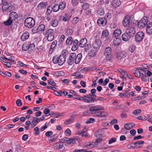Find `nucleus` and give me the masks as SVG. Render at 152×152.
Returning a JSON list of instances; mask_svg holds the SVG:
<instances>
[{"label":"nucleus","instance_id":"obj_1","mask_svg":"<svg viewBox=\"0 0 152 152\" xmlns=\"http://www.w3.org/2000/svg\"><path fill=\"white\" fill-rule=\"evenodd\" d=\"M134 16H126L123 20V24L125 27H127L126 31L134 36L136 33V22H134Z\"/></svg>","mask_w":152,"mask_h":152},{"label":"nucleus","instance_id":"obj_2","mask_svg":"<svg viewBox=\"0 0 152 152\" xmlns=\"http://www.w3.org/2000/svg\"><path fill=\"white\" fill-rule=\"evenodd\" d=\"M24 24L25 26L28 28H31L35 25V22L33 18L30 17L25 20Z\"/></svg>","mask_w":152,"mask_h":152},{"label":"nucleus","instance_id":"obj_3","mask_svg":"<svg viewBox=\"0 0 152 152\" xmlns=\"http://www.w3.org/2000/svg\"><path fill=\"white\" fill-rule=\"evenodd\" d=\"M45 34L47 35V40L48 41H52L54 38V30L52 29H49L46 31Z\"/></svg>","mask_w":152,"mask_h":152},{"label":"nucleus","instance_id":"obj_4","mask_svg":"<svg viewBox=\"0 0 152 152\" xmlns=\"http://www.w3.org/2000/svg\"><path fill=\"white\" fill-rule=\"evenodd\" d=\"M144 37V33L142 31H139L137 33L135 36L134 39L137 42L141 41Z\"/></svg>","mask_w":152,"mask_h":152},{"label":"nucleus","instance_id":"obj_5","mask_svg":"<svg viewBox=\"0 0 152 152\" xmlns=\"http://www.w3.org/2000/svg\"><path fill=\"white\" fill-rule=\"evenodd\" d=\"M53 147L55 149L60 150L61 151H63L64 149L63 144L59 142L54 144L53 145Z\"/></svg>","mask_w":152,"mask_h":152},{"label":"nucleus","instance_id":"obj_6","mask_svg":"<svg viewBox=\"0 0 152 152\" xmlns=\"http://www.w3.org/2000/svg\"><path fill=\"white\" fill-rule=\"evenodd\" d=\"M109 32L107 30H105L102 31L101 38L104 40L105 41L108 42L110 41V39L108 37Z\"/></svg>","mask_w":152,"mask_h":152},{"label":"nucleus","instance_id":"obj_7","mask_svg":"<svg viewBox=\"0 0 152 152\" xmlns=\"http://www.w3.org/2000/svg\"><path fill=\"white\" fill-rule=\"evenodd\" d=\"M66 52H64L59 56V58H58L59 60V61H58L59 65H62L64 64L66 60Z\"/></svg>","mask_w":152,"mask_h":152},{"label":"nucleus","instance_id":"obj_8","mask_svg":"<svg viewBox=\"0 0 152 152\" xmlns=\"http://www.w3.org/2000/svg\"><path fill=\"white\" fill-rule=\"evenodd\" d=\"M76 54L74 53H71L69 59L67 61L68 64L69 65H72L74 63L75 60Z\"/></svg>","mask_w":152,"mask_h":152},{"label":"nucleus","instance_id":"obj_9","mask_svg":"<svg viewBox=\"0 0 152 152\" xmlns=\"http://www.w3.org/2000/svg\"><path fill=\"white\" fill-rule=\"evenodd\" d=\"M101 42L100 40L97 39L92 44V47L94 49H97L98 50L101 46Z\"/></svg>","mask_w":152,"mask_h":152},{"label":"nucleus","instance_id":"obj_10","mask_svg":"<svg viewBox=\"0 0 152 152\" xmlns=\"http://www.w3.org/2000/svg\"><path fill=\"white\" fill-rule=\"evenodd\" d=\"M132 36L126 31L122 35V40L124 41H127L130 39Z\"/></svg>","mask_w":152,"mask_h":152},{"label":"nucleus","instance_id":"obj_11","mask_svg":"<svg viewBox=\"0 0 152 152\" xmlns=\"http://www.w3.org/2000/svg\"><path fill=\"white\" fill-rule=\"evenodd\" d=\"M104 109L103 107L100 105L93 106L91 107L89 109V111L91 112L95 111L98 110H103Z\"/></svg>","mask_w":152,"mask_h":152},{"label":"nucleus","instance_id":"obj_12","mask_svg":"<svg viewBox=\"0 0 152 152\" xmlns=\"http://www.w3.org/2000/svg\"><path fill=\"white\" fill-rule=\"evenodd\" d=\"M101 141V139L100 138L97 139L96 140V143H95V142H92V143L91 144V142H88L87 144H86V145L87 146H88V147L87 148H92L94 147V146H96L98 142H100Z\"/></svg>","mask_w":152,"mask_h":152},{"label":"nucleus","instance_id":"obj_13","mask_svg":"<svg viewBox=\"0 0 152 152\" xmlns=\"http://www.w3.org/2000/svg\"><path fill=\"white\" fill-rule=\"evenodd\" d=\"M79 42L77 39L73 40L72 42L73 46L72 48V50L73 51L76 50L78 48L79 46Z\"/></svg>","mask_w":152,"mask_h":152},{"label":"nucleus","instance_id":"obj_14","mask_svg":"<svg viewBox=\"0 0 152 152\" xmlns=\"http://www.w3.org/2000/svg\"><path fill=\"white\" fill-rule=\"evenodd\" d=\"M85 97L86 98V99H85V100L86 101V103H93L94 102H96L97 101V99L93 97H89L87 96H85Z\"/></svg>","mask_w":152,"mask_h":152},{"label":"nucleus","instance_id":"obj_15","mask_svg":"<svg viewBox=\"0 0 152 152\" xmlns=\"http://www.w3.org/2000/svg\"><path fill=\"white\" fill-rule=\"evenodd\" d=\"M97 23L99 26H105L106 25L107 21L104 18H100L98 20Z\"/></svg>","mask_w":152,"mask_h":152},{"label":"nucleus","instance_id":"obj_16","mask_svg":"<svg viewBox=\"0 0 152 152\" xmlns=\"http://www.w3.org/2000/svg\"><path fill=\"white\" fill-rule=\"evenodd\" d=\"M144 141H137L136 142L132 143V145L134 146V148H138L142 146L141 145L143 144Z\"/></svg>","mask_w":152,"mask_h":152},{"label":"nucleus","instance_id":"obj_17","mask_svg":"<svg viewBox=\"0 0 152 152\" xmlns=\"http://www.w3.org/2000/svg\"><path fill=\"white\" fill-rule=\"evenodd\" d=\"M17 13L15 12H12L9 14V18L13 20H15L18 18Z\"/></svg>","mask_w":152,"mask_h":152},{"label":"nucleus","instance_id":"obj_18","mask_svg":"<svg viewBox=\"0 0 152 152\" xmlns=\"http://www.w3.org/2000/svg\"><path fill=\"white\" fill-rule=\"evenodd\" d=\"M125 52L123 51H119L115 53V56L116 58L119 59H121L124 56Z\"/></svg>","mask_w":152,"mask_h":152},{"label":"nucleus","instance_id":"obj_19","mask_svg":"<svg viewBox=\"0 0 152 152\" xmlns=\"http://www.w3.org/2000/svg\"><path fill=\"white\" fill-rule=\"evenodd\" d=\"M146 32L149 34L152 33V22L149 23L147 25L146 28Z\"/></svg>","mask_w":152,"mask_h":152},{"label":"nucleus","instance_id":"obj_20","mask_svg":"<svg viewBox=\"0 0 152 152\" xmlns=\"http://www.w3.org/2000/svg\"><path fill=\"white\" fill-rule=\"evenodd\" d=\"M87 43V40L86 38H82L79 42V45L81 48H84L86 44Z\"/></svg>","mask_w":152,"mask_h":152},{"label":"nucleus","instance_id":"obj_21","mask_svg":"<svg viewBox=\"0 0 152 152\" xmlns=\"http://www.w3.org/2000/svg\"><path fill=\"white\" fill-rule=\"evenodd\" d=\"M135 124L132 123H126L124 125V128L127 130H130L133 127H134Z\"/></svg>","mask_w":152,"mask_h":152},{"label":"nucleus","instance_id":"obj_22","mask_svg":"<svg viewBox=\"0 0 152 152\" xmlns=\"http://www.w3.org/2000/svg\"><path fill=\"white\" fill-rule=\"evenodd\" d=\"M82 57V55L81 53L78 54L77 56L76 55L75 60V63L76 64H78L81 60Z\"/></svg>","mask_w":152,"mask_h":152},{"label":"nucleus","instance_id":"obj_23","mask_svg":"<svg viewBox=\"0 0 152 152\" xmlns=\"http://www.w3.org/2000/svg\"><path fill=\"white\" fill-rule=\"evenodd\" d=\"M58 21L56 19L55 16H53L51 21V25L53 27H56L58 24Z\"/></svg>","mask_w":152,"mask_h":152},{"label":"nucleus","instance_id":"obj_24","mask_svg":"<svg viewBox=\"0 0 152 152\" xmlns=\"http://www.w3.org/2000/svg\"><path fill=\"white\" fill-rule=\"evenodd\" d=\"M122 31L119 29H115L113 32V37L117 38L121 34Z\"/></svg>","mask_w":152,"mask_h":152},{"label":"nucleus","instance_id":"obj_25","mask_svg":"<svg viewBox=\"0 0 152 152\" xmlns=\"http://www.w3.org/2000/svg\"><path fill=\"white\" fill-rule=\"evenodd\" d=\"M59 18L60 19L63 18V20L64 22H66L70 19V17L69 16V14L68 13H65L63 16H60Z\"/></svg>","mask_w":152,"mask_h":152},{"label":"nucleus","instance_id":"obj_26","mask_svg":"<svg viewBox=\"0 0 152 152\" xmlns=\"http://www.w3.org/2000/svg\"><path fill=\"white\" fill-rule=\"evenodd\" d=\"M29 37V33L28 32L24 33L21 37V39L22 41H24L27 39Z\"/></svg>","mask_w":152,"mask_h":152},{"label":"nucleus","instance_id":"obj_27","mask_svg":"<svg viewBox=\"0 0 152 152\" xmlns=\"http://www.w3.org/2000/svg\"><path fill=\"white\" fill-rule=\"evenodd\" d=\"M45 3L43 2H41L39 4L37 7L38 10H41L42 9H45Z\"/></svg>","mask_w":152,"mask_h":152},{"label":"nucleus","instance_id":"obj_28","mask_svg":"<svg viewBox=\"0 0 152 152\" xmlns=\"http://www.w3.org/2000/svg\"><path fill=\"white\" fill-rule=\"evenodd\" d=\"M77 140V138H68L66 143L69 144H74L75 143V140Z\"/></svg>","mask_w":152,"mask_h":152},{"label":"nucleus","instance_id":"obj_29","mask_svg":"<svg viewBox=\"0 0 152 152\" xmlns=\"http://www.w3.org/2000/svg\"><path fill=\"white\" fill-rule=\"evenodd\" d=\"M106 114V113L104 112L100 111L97 112V116L100 117H104V119H105L106 118L105 117V115Z\"/></svg>","mask_w":152,"mask_h":152},{"label":"nucleus","instance_id":"obj_30","mask_svg":"<svg viewBox=\"0 0 152 152\" xmlns=\"http://www.w3.org/2000/svg\"><path fill=\"white\" fill-rule=\"evenodd\" d=\"M144 72H145V71ZM141 74L142 75L141 76L142 80L144 82L147 81V80L148 79V77L146 75L145 72L143 73H141Z\"/></svg>","mask_w":152,"mask_h":152},{"label":"nucleus","instance_id":"obj_31","mask_svg":"<svg viewBox=\"0 0 152 152\" xmlns=\"http://www.w3.org/2000/svg\"><path fill=\"white\" fill-rule=\"evenodd\" d=\"M9 6V4L7 2H4L2 5V10L3 11H6L7 10V8Z\"/></svg>","mask_w":152,"mask_h":152},{"label":"nucleus","instance_id":"obj_32","mask_svg":"<svg viewBox=\"0 0 152 152\" xmlns=\"http://www.w3.org/2000/svg\"><path fill=\"white\" fill-rule=\"evenodd\" d=\"M111 49L110 47H107L104 51V55H107V54H111Z\"/></svg>","mask_w":152,"mask_h":152},{"label":"nucleus","instance_id":"obj_33","mask_svg":"<svg viewBox=\"0 0 152 152\" xmlns=\"http://www.w3.org/2000/svg\"><path fill=\"white\" fill-rule=\"evenodd\" d=\"M73 41L72 37H68L66 41V44L68 45H71Z\"/></svg>","mask_w":152,"mask_h":152},{"label":"nucleus","instance_id":"obj_34","mask_svg":"<svg viewBox=\"0 0 152 152\" xmlns=\"http://www.w3.org/2000/svg\"><path fill=\"white\" fill-rule=\"evenodd\" d=\"M121 42V39L118 38H116L113 41L114 45L115 46H117L120 44Z\"/></svg>","mask_w":152,"mask_h":152},{"label":"nucleus","instance_id":"obj_35","mask_svg":"<svg viewBox=\"0 0 152 152\" xmlns=\"http://www.w3.org/2000/svg\"><path fill=\"white\" fill-rule=\"evenodd\" d=\"M80 72H76L72 74V76H74L77 78L80 79L83 77V75H80Z\"/></svg>","mask_w":152,"mask_h":152},{"label":"nucleus","instance_id":"obj_36","mask_svg":"<svg viewBox=\"0 0 152 152\" xmlns=\"http://www.w3.org/2000/svg\"><path fill=\"white\" fill-rule=\"evenodd\" d=\"M133 73L136 77H140L141 73L138 70L135 69L133 71Z\"/></svg>","mask_w":152,"mask_h":152},{"label":"nucleus","instance_id":"obj_37","mask_svg":"<svg viewBox=\"0 0 152 152\" xmlns=\"http://www.w3.org/2000/svg\"><path fill=\"white\" fill-rule=\"evenodd\" d=\"M96 50H91L89 53V56L91 57L95 56L96 54Z\"/></svg>","mask_w":152,"mask_h":152},{"label":"nucleus","instance_id":"obj_38","mask_svg":"<svg viewBox=\"0 0 152 152\" xmlns=\"http://www.w3.org/2000/svg\"><path fill=\"white\" fill-rule=\"evenodd\" d=\"M34 132L33 133V134L35 135H38L39 134L40 131L39 130V128L38 127H36L34 128Z\"/></svg>","mask_w":152,"mask_h":152},{"label":"nucleus","instance_id":"obj_39","mask_svg":"<svg viewBox=\"0 0 152 152\" xmlns=\"http://www.w3.org/2000/svg\"><path fill=\"white\" fill-rule=\"evenodd\" d=\"M13 20L9 18L8 20L6 22H4V23L5 25L6 26L11 25L12 23Z\"/></svg>","mask_w":152,"mask_h":152},{"label":"nucleus","instance_id":"obj_40","mask_svg":"<svg viewBox=\"0 0 152 152\" xmlns=\"http://www.w3.org/2000/svg\"><path fill=\"white\" fill-rule=\"evenodd\" d=\"M28 44L25 43H24L22 46V49L23 51H26L27 50H28Z\"/></svg>","mask_w":152,"mask_h":152},{"label":"nucleus","instance_id":"obj_41","mask_svg":"<svg viewBox=\"0 0 152 152\" xmlns=\"http://www.w3.org/2000/svg\"><path fill=\"white\" fill-rule=\"evenodd\" d=\"M66 3L64 2H61L60 3L59 5H58L59 9L61 10H63L65 7Z\"/></svg>","mask_w":152,"mask_h":152},{"label":"nucleus","instance_id":"obj_42","mask_svg":"<svg viewBox=\"0 0 152 152\" xmlns=\"http://www.w3.org/2000/svg\"><path fill=\"white\" fill-rule=\"evenodd\" d=\"M142 20H140L139 22H137V21H136L137 22V23H138V27L140 28H142L145 26V24H144L142 22Z\"/></svg>","mask_w":152,"mask_h":152},{"label":"nucleus","instance_id":"obj_43","mask_svg":"<svg viewBox=\"0 0 152 152\" xmlns=\"http://www.w3.org/2000/svg\"><path fill=\"white\" fill-rule=\"evenodd\" d=\"M33 119L32 121V122H33L36 125H37L38 122H40L39 118L34 117H33Z\"/></svg>","mask_w":152,"mask_h":152},{"label":"nucleus","instance_id":"obj_44","mask_svg":"<svg viewBox=\"0 0 152 152\" xmlns=\"http://www.w3.org/2000/svg\"><path fill=\"white\" fill-rule=\"evenodd\" d=\"M97 13L100 15H102L104 14V11L103 9L102 8H100L97 10Z\"/></svg>","mask_w":152,"mask_h":152},{"label":"nucleus","instance_id":"obj_45","mask_svg":"<svg viewBox=\"0 0 152 152\" xmlns=\"http://www.w3.org/2000/svg\"><path fill=\"white\" fill-rule=\"evenodd\" d=\"M28 51L31 52L34 48L35 45L34 43H32L31 44H28Z\"/></svg>","mask_w":152,"mask_h":152},{"label":"nucleus","instance_id":"obj_46","mask_svg":"<svg viewBox=\"0 0 152 152\" xmlns=\"http://www.w3.org/2000/svg\"><path fill=\"white\" fill-rule=\"evenodd\" d=\"M113 3L115 7H119L121 4V2L120 0H114Z\"/></svg>","mask_w":152,"mask_h":152},{"label":"nucleus","instance_id":"obj_47","mask_svg":"<svg viewBox=\"0 0 152 152\" xmlns=\"http://www.w3.org/2000/svg\"><path fill=\"white\" fill-rule=\"evenodd\" d=\"M37 28L39 31H44L45 28V25L43 24H41Z\"/></svg>","mask_w":152,"mask_h":152},{"label":"nucleus","instance_id":"obj_48","mask_svg":"<svg viewBox=\"0 0 152 152\" xmlns=\"http://www.w3.org/2000/svg\"><path fill=\"white\" fill-rule=\"evenodd\" d=\"M73 122V119L72 118H70L64 122V124L66 125H69Z\"/></svg>","mask_w":152,"mask_h":152},{"label":"nucleus","instance_id":"obj_49","mask_svg":"<svg viewBox=\"0 0 152 152\" xmlns=\"http://www.w3.org/2000/svg\"><path fill=\"white\" fill-rule=\"evenodd\" d=\"M53 11L54 12H57L58 11L59 8L58 5L57 4H55L52 8Z\"/></svg>","mask_w":152,"mask_h":152},{"label":"nucleus","instance_id":"obj_50","mask_svg":"<svg viewBox=\"0 0 152 152\" xmlns=\"http://www.w3.org/2000/svg\"><path fill=\"white\" fill-rule=\"evenodd\" d=\"M48 84L50 85L53 86H56V83L53 79H50L48 80Z\"/></svg>","mask_w":152,"mask_h":152},{"label":"nucleus","instance_id":"obj_51","mask_svg":"<svg viewBox=\"0 0 152 152\" xmlns=\"http://www.w3.org/2000/svg\"><path fill=\"white\" fill-rule=\"evenodd\" d=\"M136 47L135 45H132L129 48V50L131 52H133L135 50Z\"/></svg>","mask_w":152,"mask_h":152},{"label":"nucleus","instance_id":"obj_52","mask_svg":"<svg viewBox=\"0 0 152 152\" xmlns=\"http://www.w3.org/2000/svg\"><path fill=\"white\" fill-rule=\"evenodd\" d=\"M73 152H92V151H87L86 150L82 149H77L73 151Z\"/></svg>","mask_w":152,"mask_h":152},{"label":"nucleus","instance_id":"obj_53","mask_svg":"<svg viewBox=\"0 0 152 152\" xmlns=\"http://www.w3.org/2000/svg\"><path fill=\"white\" fill-rule=\"evenodd\" d=\"M58 56H54L53 58L52 61L54 64H56L58 62L57 59H58Z\"/></svg>","mask_w":152,"mask_h":152},{"label":"nucleus","instance_id":"obj_54","mask_svg":"<svg viewBox=\"0 0 152 152\" xmlns=\"http://www.w3.org/2000/svg\"><path fill=\"white\" fill-rule=\"evenodd\" d=\"M50 6H48L47 9L46 14L47 15H50L52 12V8H50Z\"/></svg>","mask_w":152,"mask_h":152},{"label":"nucleus","instance_id":"obj_55","mask_svg":"<svg viewBox=\"0 0 152 152\" xmlns=\"http://www.w3.org/2000/svg\"><path fill=\"white\" fill-rule=\"evenodd\" d=\"M116 138H111L109 139L108 143L110 144L114 142H116Z\"/></svg>","mask_w":152,"mask_h":152},{"label":"nucleus","instance_id":"obj_56","mask_svg":"<svg viewBox=\"0 0 152 152\" xmlns=\"http://www.w3.org/2000/svg\"><path fill=\"white\" fill-rule=\"evenodd\" d=\"M140 20H142V22L144 24H145V26L147 25L148 23V20L146 19V18H145V19L144 18H142Z\"/></svg>","mask_w":152,"mask_h":152},{"label":"nucleus","instance_id":"obj_57","mask_svg":"<svg viewBox=\"0 0 152 152\" xmlns=\"http://www.w3.org/2000/svg\"><path fill=\"white\" fill-rule=\"evenodd\" d=\"M95 121V119L94 118H89L87 121L86 123L87 124L92 123H94Z\"/></svg>","mask_w":152,"mask_h":152},{"label":"nucleus","instance_id":"obj_58","mask_svg":"<svg viewBox=\"0 0 152 152\" xmlns=\"http://www.w3.org/2000/svg\"><path fill=\"white\" fill-rule=\"evenodd\" d=\"M89 6V4L87 3H85L83 5L82 7L83 9L85 10H86L88 8Z\"/></svg>","mask_w":152,"mask_h":152},{"label":"nucleus","instance_id":"obj_59","mask_svg":"<svg viewBox=\"0 0 152 152\" xmlns=\"http://www.w3.org/2000/svg\"><path fill=\"white\" fill-rule=\"evenodd\" d=\"M57 42L56 40H55V41H53L52 42V44L50 46V48H51V49H53L55 47L56 45L57 44Z\"/></svg>","mask_w":152,"mask_h":152},{"label":"nucleus","instance_id":"obj_60","mask_svg":"<svg viewBox=\"0 0 152 152\" xmlns=\"http://www.w3.org/2000/svg\"><path fill=\"white\" fill-rule=\"evenodd\" d=\"M68 139L67 137H64L63 138L59 140V142L62 143H66L67 140Z\"/></svg>","mask_w":152,"mask_h":152},{"label":"nucleus","instance_id":"obj_61","mask_svg":"<svg viewBox=\"0 0 152 152\" xmlns=\"http://www.w3.org/2000/svg\"><path fill=\"white\" fill-rule=\"evenodd\" d=\"M73 98L75 99H77L79 100L84 101L86 102V101L85 99H86V98H84L83 97L81 96L80 97H74Z\"/></svg>","mask_w":152,"mask_h":152},{"label":"nucleus","instance_id":"obj_62","mask_svg":"<svg viewBox=\"0 0 152 152\" xmlns=\"http://www.w3.org/2000/svg\"><path fill=\"white\" fill-rule=\"evenodd\" d=\"M16 103L17 104V105L18 106H20L22 105V103L21 102V100L20 99H18L16 101Z\"/></svg>","mask_w":152,"mask_h":152},{"label":"nucleus","instance_id":"obj_63","mask_svg":"<svg viewBox=\"0 0 152 152\" xmlns=\"http://www.w3.org/2000/svg\"><path fill=\"white\" fill-rule=\"evenodd\" d=\"M15 148L17 151H19L20 150V148L19 144H17L15 145Z\"/></svg>","mask_w":152,"mask_h":152},{"label":"nucleus","instance_id":"obj_64","mask_svg":"<svg viewBox=\"0 0 152 152\" xmlns=\"http://www.w3.org/2000/svg\"><path fill=\"white\" fill-rule=\"evenodd\" d=\"M79 18L77 17H74L73 19V23H76L79 20Z\"/></svg>","mask_w":152,"mask_h":152}]
</instances>
